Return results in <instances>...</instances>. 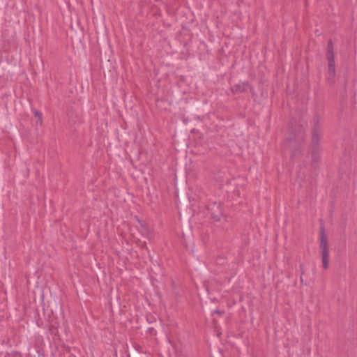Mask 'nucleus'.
I'll use <instances>...</instances> for the list:
<instances>
[{"label":"nucleus","mask_w":357,"mask_h":357,"mask_svg":"<svg viewBox=\"0 0 357 357\" xmlns=\"http://www.w3.org/2000/svg\"><path fill=\"white\" fill-rule=\"evenodd\" d=\"M319 248L321 253L322 266L324 269L326 270L329 266V247L324 229L319 231Z\"/></svg>","instance_id":"1"},{"label":"nucleus","mask_w":357,"mask_h":357,"mask_svg":"<svg viewBox=\"0 0 357 357\" xmlns=\"http://www.w3.org/2000/svg\"><path fill=\"white\" fill-rule=\"evenodd\" d=\"M208 210L211 211V218L214 221H220L223 216V211L220 203L213 202L210 204Z\"/></svg>","instance_id":"2"},{"label":"nucleus","mask_w":357,"mask_h":357,"mask_svg":"<svg viewBox=\"0 0 357 357\" xmlns=\"http://www.w3.org/2000/svg\"><path fill=\"white\" fill-rule=\"evenodd\" d=\"M250 88H251L250 84L248 81H245L231 86L230 90L233 93L235 94L245 92Z\"/></svg>","instance_id":"3"},{"label":"nucleus","mask_w":357,"mask_h":357,"mask_svg":"<svg viewBox=\"0 0 357 357\" xmlns=\"http://www.w3.org/2000/svg\"><path fill=\"white\" fill-rule=\"evenodd\" d=\"M328 73L333 75L335 73L334 60L332 53L328 54Z\"/></svg>","instance_id":"4"},{"label":"nucleus","mask_w":357,"mask_h":357,"mask_svg":"<svg viewBox=\"0 0 357 357\" xmlns=\"http://www.w3.org/2000/svg\"><path fill=\"white\" fill-rule=\"evenodd\" d=\"M322 135L321 131L319 128H314L312 132V139L314 142H317Z\"/></svg>","instance_id":"5"},{"label":"nucleus","mask_w":357,"mask_h":357,"mask_svg":"<svg viewBox=\"0 0 357 357\" xmlns=\"http://www.w3.org/2000/svg\"><path fill=\"white\" fill-rule=\"evenodd\" d=\"M33 114L36 117H37L38 119V121L40 122V124L41 125L42 124V122H43V115H42V113L37 111V110H34L33 111Z\"/></svg>","instance_id":"6"},{"label":"nucleus","mask_w":357,"mask_h":357,"mask_svg":"<svg viewBox=\"0 0 357 357\" xmlns=\"http://www.w3.org/2000/svg\"><path fill=\"white\" fill-rule=\"evenodd\" d=\"M214 313L218 314L219 315H222V314H223L224 312L223 311H220L219 310H215L214 311Z\"/></svg>","instance_id":"7"}]
</instances>
